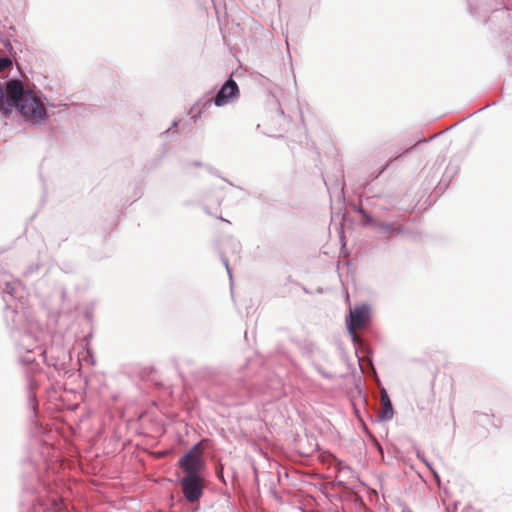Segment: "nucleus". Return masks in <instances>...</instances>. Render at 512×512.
<instances>
[{
    "instance_id": "nucleus-1",
    "label": "nucleus",
    "mask_w": 512,
    "mask_h": 512,
    "mask_svg": "<svg viewBox=\"0 0 512 512\" xmlns=\"http://www.w3.org/2000/svg\"><path fill=\"white\" fill-rule=\"evenodd\" d=\"M4 319L10 335L16 342L26 334H38L39 326L35 321L32 312L24 307L20 301L14 305L7 304L4 312Z\"/></svg>"
},
{
    "instance_id": "nucleus-2",
    "label": "nucleus",
    "mask_w": 512,
    "mask_h": 512,
    "mask_svg": "<svg viewBox=\"0 0 512 512\" xmlns=\"http://www.w3.org/2000/svg\"><path fill=\"white\" fill-rule=\"evenodd\" d=\"M206 465L203 441L193 445L177 462L178 468L182 470L184 475L203 474Z\"/></svg>"
},
{
    "instance_id": "nucleus-3",
    "label": "nucleus",
    "mask_w": 512,
    "mask_h": 512,
    "mask_svg": "<svg viewBox=\"0 0 512 512\" xmlns=\"http://www.w3.org/2000/svg\"><path fill=\"white\" fill-rule=\"evenodd\" d=\"M19 360L23 364L37 363L38 358L44 357V351L39 345L38 334H26L15 342Z\"/></svg>"
},
{
    "instance_id": "nucleus-4",
    "label": "nucleus",
    "mask_w": 512,
    "mask_h": 512,
    "mask_svg": "<svg viewBox=\"0 0 512 512\" xmlns=\"http://www.w3.org/2000/svg\"><path fill=\"white\" fill-rule=\"evenodd\" d=\"M205 478L203 474L183 475L179 480L182 493L190 503L198 502L203 496Z\"/></svg>"
},
{
    "instance_id": "nucleus-5",
    "label": "nucleus",
    "mask_w": 512,
    "mask_h": 512,
    "mask_svg": "<svg viewBox=\"0 0 512 512\" xmlns=\"http://www.w3.org/2000/svg\"><path fill=\"white\" fill-rule=\"evenodd\" d=\"M370 320V307L366 304L355 307L354 310H350L349 321H347V330L352 338V341L356 343L357 335L355 332L356 327H363L369 323Z\"/></svg>"
},
{
    "instance_id": "nucleus-6",
    "label": "nucleus",
    "mask_w": 512,
    "mask_h": 512,
    "mask_svg": "<svg viewBox=\"0 0 512 512\" xmlns=\"http://www.w3.org/2000/svg\"><path fill=\"white\" fill-rule=\"evenodd\" d=\"M239 87L236 81L230 76L217 91L216 95L212 98L214 105L217 107H223L227 105L231 100L239 97Z\"/></svg>"
},
{
    "instance_id": "nucleus-7",
    "label": "nucleus",
    "mask_w": 512,
    "mask_h": 512,
    "mask_svg": "<svg viewBox=\"0 0 512 512\" xmlns=\"http://www.w3.org/2000/svg\"><path fill=\"white\" fill-rule=\"evenodd\" d=\"M214 104L212 98H208L206 95L199 98L190 108V119L193 122H197L203 113H205Z\"/></svg>"
},
{
    "instance_id": "nucleus-8",
    "label": "nucleus",
    "mask_w": 512,
    "mask_h": 512,
    "mask_svg": "<svg viewBox=\"0 0 512 512\" xmlns=\"http://www.w3.org/2000/svg\"><path fill=\"white\" fill-rule=\"evenodd\" d=\"M380 392L382 409L378 414V418L381 422H386L393 418L394 409L386 389L384 387H381Z\"/></svg>"
},
{
    "instance_id": "nucleus-9",
    "label": "nucleus",
    "mask_w": 512,
    "mask_h": 512,
    "mask_svg": "<svg viewBox=\"0 0 512 512\" xmlns=\"http://www.w3.org/2000/svg\"><path fill=\"white\" fill-rule=\"evenodd\" d=\"M374 228L378 229L382 233L388 234H402L404 232V227L396 226L392 222L376 221L374 223Z\"/></svg>"
},
{
    "instance_id": "nucleus-10",
    "label": "nucleus",
    "mask_w": 512,
    "mask_h": 512,
    "mask_svg": "<svg viewBox=\"0 0 512 512\" xmlns=\"http://www.w3.org/2000/svg\"><path fill=\"white\" fill-rule=\"evenodd\" d=\"M41 268H42V264L39 262L30 264L22 272V279L27 282H32V281L36 280L40 275Z\"/></svg>"
},
{
    "instance_id": "nucleus-11",
    "label": "nucleus",
    "mask_w": 512,
    "mask_h": 512,
    "mask_svg": "<svg viewBox=\"0 0 512 512\" xmlns=\"http://www.w3.org/2000/svg\"><path fill=\"white\" fill-rule=\"evenodd\" d=\"M190 167H205L206 170L212 174V175H215L217 177H221L220 174H219V171L214 169L213 167H211L210 165H204L202 162L200 161H190V162H186L184 164V167L183 169L188 172L189 171V168Z\"/></svg>"
},
{
    "instance_id": "nucleus-12",
    "label": "nucleus",
    "mask_w": 512,
    "mask_h": 512,
    "mask_svg": "<svg viewBox=\"0 0 512 512\" xmlns=\"http://www.w3.org/2000/svg\"><path fill=\"white\" fill-rule=\"evenodd\" d=\"M27 387H28V400H29V404L31 406V409L35 413L36 412L37 401H36V395L34 394L33 390L36 387V383L33 380H29V382L27 384Z\"/></svg>"
},
{
    "instance_id": "nucleus-13",
    "label": "nucleus",
    "mask_w": 512,
    "mask_h": 512,
    "mask_svg": "<svg viewBox=\"0 0 512 512\" xmlns=\"http://www.w3.org/2000/svg\"><path fill=\"white\" fill-rule=\"evenodd\" d=\"M227 247L230 249L232 254L238 256L241 251V243L238 240L230 238L227 243Z\"/></svg>"
},
{
    "instance_id": "nucleus-14",
    "label": "nucleus",
    "mask_w": 512,
    "mask_h": 512,
    "mask_svg": "<svg viewBox=\"0 0 512 512\" xmlns=\"http://www.w3.org/2000/svg\"><path fill=\"white\" fill-rule=\"evenodd\" d=\"M13 66V62L8 56L0 55V72L5 71L6 69H11Z\"/></svg>"
},
{
    "instance_id": "nucleus-15",
    "label": "nucleus",
    "mask_w": 512,
    "mask_h": 512,
    "mask_svg": "<svg viewBox=\"0 0 512 512\" xmlns=\"http://www.w3.org/2000/svg\"><path fill=\"white\" fill-rule=\"evenodd\" d=\"M43 512H64V510L58 501L53 500L49 506L43 507Z\"/></svg>"
},
{
    "instance_id": "nucleus-16",
    "label": "nucleus",
    "mask_w": 512,
    "mask_h": 512,
    "mask_svg": "<svg viewBox=\"0 0 512 512\" xmlns=\"http://www.w3.org/2000/svg\"><path fill=\"white\" fill-rule=\"evenodd\" d=\"M417 457H418V459H420L430 469V471L436 477H438V475L436 474L435 470L432 468L431 464L428 462V460L425 458V456L420 451H417Z\"/></svg>"
},
{
    "instance_id": "nucleus-17",
    "label": "nucleus",
    "mask_w": 512,
    "mask_h": 512,
    "mask_svg": "<svg viewBox=\"0 0 512 512\" xmlns=\"http://www.w3.org/2000/svg\"><path fill=\"white\" fill-rule=\"evenodd\" d=\"M216 476L219 480H221L224 484H226V480L224 478V468L222 464H218L216 466Z\"/></svg>"
},
{
    "instance_id": "nucleus-18",
    "label": "nucleus",
    "mask_w": 512,
    "mask_h": 512,
    "mask_svg": "<svg viewBox=\"0 0 512 512\" xmlns=\"http://www.w3.org/2000/svg\"><path fill=\"white\" fill-rule=\"evenodd\" d=\"M362 217H363V225L364 226L371 225L374 227V223L377 220H374V218L368 212H366V215H363Z\"/></svg>"
},
{
    "instance_id": "nucleus-19",
    "label": "nucleus",
    "mask_w": 512,
    "mask_h": 512,
    "mask_svg": "<svg viewBox=\"0 0 512 512\" xmlns=\"http://www.w3.org/2000/svg\"><path fill=\"white\" fill-rule=\"evenodd\" d=\"M315 369L318 371L319 374H321L326 379H332L333 375L324 371L319 365L314 364Z\"/></svg>"
},
{
    "instance_id": "nucleus-20",
    "label": "nucleus",
    "mask_w": 512,
    "mask_h": 512,
    "mask_svg": "<svg viewBox=\"0 0 512 512\" xmlns=\"http://www.w3.org/2000/svg\"><path fill=\"white\" fill-rule=\"evenodd\" d=\"M221 260H222V263L224 264L226 270H227V273L229 275V278L232 279V271H231V268L229 266V261L228 259L225 257V256H222L221 257Z\"/></svg>"
},
{
    "instance_id": "nucleus-21",
    "label": "nucleus",
    "mask_w": 512,
    "mask_h": 512,
    "mask_svg": "<svg viewBox=\"0 0 512 512\" xmlns=\"http://www.w3.org/2000/svg\"><path fill=\"white\" fill-rule=\"evenodd\" d=\"M5 49L11 54L13 52V46L9 40L3 42Z\"/></svg>"
},
{
    "instance_id": "nucleus-22",
    "label": "nucleus",
    "mask_w": 512,
    "mask_h": 512,
    "mask_svg": "<svg viewBox=\"0 0 512 512\" xmlns=\"http://www.w3.org/2000/svg\"><path fill=\"white\" fill-rule=\"evenodd\" d=\"M353 208H354V210H355L357 213H359L361 216L366 215V212H367V211H366L362 206H359V207L354 206Z\"/></svg>"
},
{
    "instance_id": "nucleus-23",
    "label": "nucleus",
    "mask_w": 512,
    "mask_h": 512,
    "mask_svg": "<svg viewBox=\"0 0 512 512\" xmlns=\"http://www.w3.org/2000/svg\"><path fill=\"white\" fill-rule=\"evenodd\" d=\"M179 122V119H174L171 127H169L164 133H168L172 128H176L179 125Z\"/></svg>"
},
{
    "instance_id": "nucleus-24",
    "label": "nucleus",
    "mask_w": 512,
    "mask_h": 512,
    "mask_svg": "<svg viewBox=\"0 0 512 512\" xmlns=\"http://www.w3.org/2000/svg\"><path fill=\"white\" fill-rule=\"evenodd\" d=\"M85 317H86V319H88L89 321H91V320H92L93 315H92V311H91L90 309H86V311H85Z\"/></svg>"
},
{
    "instance_id": "nucleus-25",
    "label": "nucleus",
    "mask_w": 512,
    "mask_h": 512,
    "mask_svg": "<svg viewBox=\"0 0 512 512\" xmlns=\"http://www.w3.org/2000/svg\"><path fill=\"white\" fill-rule=\"evenodd\" d=\"M375 444H376L377 450H378L379 452L383 453V449H382L381 444H380L378 441H375Z\"/></svg>"
},
{
    "instance_id": "nucleus-26",
    "label": "nucleus",
    "mask_w": 512,
    "mask_h": 512,
    "mask_svg": "<svg viewBox=\"0 0 512 512\" xmlns=\"http://www.w3.org/2000/svg\"><path fill=\"white\" fill-rule=\"evenodd\" d=\"M225 182H227L230 186H234V184L232 182H230L228 179L226 178H222Z\"/></svg>"
},
{
    "instance_id": "nucleus-27",
    "label": "nucleus",
    "mask_w": 512,
    "mask_h": 512,
    "mask_svg": "<svg viewBox=\"0 0 512 512\" xmlns=\"http://www.w3.org/2000/svg\"><path fill=\"white\" fill-rule=\"evenodd\" d=\"M415 146L416 145H413V146L409 147L408 149H406V152H410L412 149H414Z\"/></svg>"
},
{
    "instance_id": "nucleus-28",
    "label": "nucleus",
    "mask_w": 512,
    "mask_h": 512,
    "mask_svg": "<svg viewBox=\"0 0 512 512\" xmlns=\"http://www.w3.org/2000/svg\"><path fill=\"white\" fill-rule=\"evenodd\" d=\"M324 183H325V185L327 186V188H328V190H329V189H330V187H329L328 181H327L326 179H324Z\"/></svg>"
},
{
    "instance_id": "nucleus-29",
    "label": "nucleus",
    "mask_w": 512,
    "mask_h": 512,
    "mask_svg": "<svg viewBox=\"0 0 512 512\" xmlns=\"http://www.w3.org/2000/svg\"><path fill=\"white\" fill-rule=\"evenodd\" d=\"M388 165H389V163H388V164H387L383 169H381V172H380V173L384 172V169H386V167H387Z\"/></svg>"
},
{
    "instance_id": "nucleus-30",
    "label": "nucleus",
    "mask_w": 512,
    "mask_h": 512,
    "mask_svg": "<svg viewBox=\"0 0 512 512\" xmlns=\"http://www.w3.org/2000/svg\"><path fill=\"white\" fill-rule=\"evenodd\" d=\"M220 220H222V221H226V222H228V223H229V221H228V220H226V219H224L223 217H220Z\"/></svg>"
}]
</instances>
